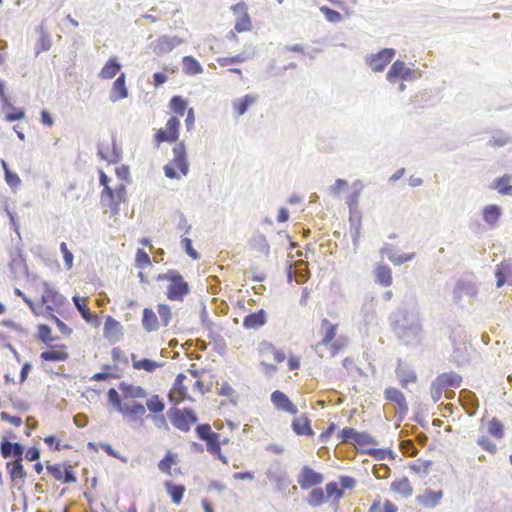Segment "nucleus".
Instances as JSON below:
<instances>
[{
	"instance_id": "f257e3e1",
	"label": "nucleus",
	"mask_w": 512,
	"mask_h": 512,
	"mask_svg": "<svg viewBox=\"0 0 512 512\" xmlns=\"http://www.w3.org/2000/svg\"><path fill=\"white\" fill-rule=\"evenodd\" d=\"M193 393L203 395L204 384L199 379L198 371L188 370L187 373H179L168 393L171 403L177 405L184 401H194Z\"/></svg>"
},
{
	"instance_id": "f03ea898",
	"label": "nucleus",
	"mask_w": 512,
	"mask_h": 512,
	"mask_svg": "<svg viewBox=\"0 0 512 512\" xmlns=\"http://www.w3.org/2000/svg\"><path fill=\"white\" fill-rule=\"evenodd\" d=\"M157 281H167L166 296L170 301H183L190 292L189 284L177 270H169L156 277Z\"/></svg>"
},
{
	"instance_id": "7ed1b4c3",
	"label": "nucleus",
	"mask_w": 512,
	"mask_h": 512,
	"mask_svg": "<svg viewBox=\"0 0 512 512\" xmlns=\"http://www.w3.org/2000/svg\"><path fill=\"white\" fill-rule=\"evenodd\" d=\"M108 400L122 414L124 418L132 421H138L141 425L144 423V416L146 414V408L141 403L128 404L121 400V397L116 389L110 388L108 390Z\"/></svg>"
},
{
	"instance_id": "20e7f679",
	"label": "nucleus",
	"mask_w": 512,
	"mask_h": 512,
	"mask_svg": "<svg viewBox=\"0 0 512 512\" xmlns=\"http://www.w3.org/2000/svg\"><path fill=\"white\" fill-rule=\"evenodd\" d=\"M173 158L164 166L166 177L179 179L186 176L189 171L187 152L184 142H178L172 149Z\"/></svg>"
},
{
	"instance_id": "39448f33",
	"label": "nucleus",
	"mask_w": 512,
	"mask_h": 512,
	"mask_svg": "<svg viewBox=\"0 0 512 512\" xmlns=\"http://www.w3.org/2000/svg\"><path fill=\"white\" fill-rule=\"evenodd\" d=\"M196 433L199 439L206 442L207 451L219 459L222 463L228 464V459L221 452V445L228 443V439L221 440V435L212 431L209 424H202L196 427Z\"/></svg>"
},
{
	"instance_id": "423d86ee",
	"label": "nucleus",
	"mask_w": 512,
	"mask_h": 512,
	"mask_svg": "<svg viewBox=\"0 0 512 512\" xmlns=\"http://www.w3.org/2000/svg\"><path fill=\"white\" fill-rule=\"evenodd\" d=\"M257 352L260 358V365L266 375H272L277 371V366L269 362L270 357H272L275 363H282L286 359V354L282 349L267 341L259 343Z\"/></svg>"
},
{
	"instance_id": "0eeeda50",
	"label": "nucleus",
	"mask_w": 512,
	"mask_h": 512,
	"mask_svg": "<svg viewBox=\"0 0 512 512\" xmlns=\"http://www.w3.org/2000/svg\"><path fill=\"white\" fill-rule=\"evenodd\" d=\"M159 318L152 308H144L142 325L147 332L157 331L161 326H167L171 320V308L167 304H158Z\"/></svg>"
},
{
	"instance_id": "6e6552de",
	"label": "nucleus",
	"mask_w": 512,
	"mask_h": 512,
	"mask_svg": "<svg viewBox=\"0 0 512 512\" xmlns=\"http://www.w3.org/2000/svg\"><path fill=\"white\" fill-rule=\"evenodd\" d=\"M179 129H180V120L177 116H171L165 127L160 128L156 131L154 135V142L156 146H159L161 143H175L179 139Z\"/></svg>"
},
{
	"instance_id": "1a4fd4ad",
	"label": "nucleus",
	"mask_w": 512,
	"mask_h": 512,
	"mask_svg": "<svg viewBox=\"0 0 512 512\" xmlns=\"http://www.w3.org/2000/svg\"><path fill=\"white\" fill-rule=\"evenodd\" d=\"M169 418L172 425L182 432L190 431L198 418L191 409H171Z\"/></svg>"
},
{
	"instance_id": "9d476101",
	"label": "nucleus",
	"mask_w": 512,
	"mask_h": 512,
	"mask_svg": "<svg viewBox=\"0 0 512 512\" xmlns=\"http://www.w3.org/2000/svg\"><path fill=\"white\" fill-rule=\"evenodd\" d=\"M65 297L58 291L49 287L47 284L44 285V291L41 296V302L45 305L49 315L54 312H59L65 305Z\"/></svg>"
},
{
	"instance_id": "9b49d317",
	"label": "nucleus",
	"mask_w": 512,
	"mask_h": 512,
	"mask_svg": "<svg viewBox=\"0 0 512 512\" xmlns=\"http://www.w3.org/2000/svg\"><path fill=\"white\" fill-rule=\"evenodd\" d=\"M338 324L332 323L327 318L321 320L320 323V340L315 344V351L319 354L320 357H324L323 354V345L331 344V339H334L337 331Z\"/></svg>"
},
{
	"instance_id": "f8f14e48",
	"label": "nucleus",
	"mask_w": 512,
	"mask_h": 512,
	"mask_svg": "<svg viewBox=\"0 0 512 512\" xmlns=\"http://www.w3.org/2000/svg\"><path fill=\"white\" fill-rule=\"evenodd\" d=\"M232 10L238 15L234 26L235 31L238 33L251 31L253 25L246 4L244 2L237 3L232 6Z\"/></svg>"
},
{
	"instance_id": "ddd939ff",
	"label": "nucleus",
	"mask_w": 512,
	"mask_h": 512,
	"mask_svg": "<svg viewBox=\"0 0 512 512\" xmlns=\"http://www.w3.org/2000/svg\"><path fill=\"white\" fill-rule=\"evenodd\" d=\"M98 155L108 163L115 164L121 159V150L116 146L115 141L103 140L98 147Z\"/></svg>"
},
{
	"instance_id": "4468645a",
	"label": "nucleus",
	"mask_w": 512,
	"mask_h": 512,
	"mask_svg": "<svg viewBox=\"0 0 512 512\" xmlns=\"http://www.w3.org/2000/svg\"><path fill=\"white\" fill-rule=\"evenodd\" d=\"M324 480V476L314 471L309 466H304L297 478V483L302 489H309L311 487L320 485Z\"/></svg>"
},
{
	"instance_id": "2eb2a0df",
	"label": "nucleus",
	"mask_w": 512,
	"mask_h": 512,
	"mask_svg": "<svg viewBox=\"0 0 512 512\" xmlns=\"http://www.w3.org/2000/svg\"><path fill=\"white\" fill-rule=\"evenodd\" d=\"M394 55L395 51L393 49L386 48L371 55L367 60V64L374 72H381L392 61Z\"/></svg>"
},
{
	"instance_id": "dca6fc26",
	"label": "nucleus",
	"mask_w": 512,
	"mask_h": 512,
	"mask_svg": "<svg viewBox=\"0 0 512 512\" xmlns=\"http://www.w3.org/2000/svg\"><path fill=\"white\" fill-rule=\"evenodd\" d=\"M48 473L52 477L62 483H74L76 482V476L74 475L71 466H65L62 464L47 465Z\"/></svg>"
},
{
	"instance_id": "f3484780",
	"label": "nucleus",
	"mask_w": 512,
	"mask_h": 512,
	"mask_svg": "<svg viewBox=\"0 0 512 512\" xmlns=\"http://www.w3.org/2000/svg\"><path fill=\"white\" fill-rule=\"evenodd\" d=\"M271 402L278 411L296 415L298 409L290 398L282 391L275 390L271 394Z\"/></svg>"
},
{
	"instance_id": "a211bd4d",
	"label": "nucleus",
	"mask_w": 512,
	"mask_h": 512,
	"mask_svg": "<svg viewBox=\"0 0 512 512\" xmlns=\"http://www.w3.org/2000/svg\"><path fill=\"white\" fill-rule=\"evenodd\" d=\"M496 286L502 287L504 284L512 285V259H504L497 264L495 269Z\"/></svg>"
},
{
	"instance_id": "6ab92c4d",
	"label": "nucleus",
	"mask_w": 512,
	"mask_h": 512,
	"mask_svg": "<svg viewBox=\"0 0 512 512\" xmlns=\"http://www.w3.org/2000/svg\"><path fill=\"white\" fill-rule=\"evenodd\" d=\"M443 496V490L425 489L422 494L416 497V502L423 508L433 509L441 502Z\"/></svg>"
},
{
	"instance_id": "aec40b11",
	"label": "nucleus",
	"mask_w": 512,
	"mask_h": 512,
	"mask_svg": "<svg viewBox=\"0 0 512 512\" xmlns=\"http://www.w3.org/2000/svg\"><path fill=\"white\" fill-rule=\"evenodd\" d=\"M69 358L67 346L64 344L51 346L50 350L44 351L40 354V359L44 362H62Z\"/></svg>"
},
{
	"instance_id": "412c9836",
	"label": "nucleus",
	"mask_w": 512,
	"mask_h": 512,
	"mask_svg": "<svg viewBox=\"0 0 512 512\" xmlns=\"http://www.w3.org/2000/svg\"><path fill=\"white\" fill-rule=\"evenodd\" d=\"M411 77V69L406 67L405 63L400 60L395 61L387 73V79L391 83L395 82L398 79L406 80L410 79Z\"/></svg>"
},
{
	"instance_id": "4be33fe9",
	"label": "nucleus",
	"mask_w": 512,
	"mask_h": 512,
	"mask_svg": "<svg viewBox=\"0 0 512 512\" xmlns=\"http://www.w3.org/2000/svg\"><path fill=\"white\" fill-rule=\"evenodd\" d=\"M119 389L122 392L123 400L125 402L133 399H144L148 395L146 389L143 387L126 382H121L119 384Z\"/></svg>"
},
{
	"instance_id": "5701e85b",
	"label": "nucleus",
	"mask_w": 512,
	"mask_h": 512,
	"mask_svg": "<svg viewBox=\"0 0 512 512\" xmlns=\"http://www.w3.org/2000/svg\"><path fill=\"white\" fill-rule=\"evenodd\" d=\"M293 432L298 436H313L314 431L311 428L310 419L306 414H302L293 419L291 424Z\"/></svg>"
},
{
	"instance_id": "b1692460",
	"label": "nucleus",
	"mask_w": 512,
	"mask_h": 512,
	"mask_svg": "<svg viewBox=\"0 0 512 512\" xmlns=\"http://www.w3.org/2000/svg\"><path fill=\"white\" fill-rule=\"evenodd\" d=\"M103 334L110 342L118 341L121 335V325L119 321L112 316H107L104 323Z\"/></svg>"
},
{
	"instance_id": "393cba45",
	"label": "nucleus",
	"mask_w": 512,
	"mask_h": 512,
	"mask_svg": "<svg viewBox=\"0 0 512 512\" xmlns=\"http://www.w3.org/2000/svg\"><path fill=\"white\" fill-rule=\"evenodd\" d=\"M267 322V313L264 309L248 314L243 319V326L246 329H258Z\"/></svg>"
},
{
	"instance_id": "a878e982",
	"label": "nucleus",
	"mask_w": 512,
	"mask_h": 512,
	"mask_svg": "<svg viewBox=\"0 0 512 512\" xmlns=\"http://www.w3.org/2000/svg\"><path fill=\"white\" fill-rule=\"evenodd\" d=\"M348 343L349 339L347 336L336 335L334 339H331V344L323 345V354L327 353L329 357H335L348 346Z\"/></svg>"
},
{
	"instance_id": "bb28decb",
	"label": "nucleus",
	"mask_w": 512,
	"mask_h": 512,
	"mask_svg": "<svg viewBox=\"0 0 512 512\" xmlns=\"http://www.w3.org/2000/svg\"><path fill=\"white\" fill-rule=\"evenodd\" d=\"M390 489L403 498H408L413 494V487L407 477L397 478L392 481Z\"/></svg>"
},
{
	"instance_id": "cd10ccee",
	"label": "nucleus",
	"mask_w": 512,
	"mask_h": 512,
	"mask_svg": "<svg viewBox=\"0 0 512 512\" xmlns=\"http://www.w3.org/2000/svg\"><path fill=\"white\" fill-rule=\"evenodd\" d=\"M385 399L395 403L402 412H407L408 404L405 395L397 388L389 387L384 391Z\"/></svg>"
},
{
	"instance_id": "c85d7f7f",
	"label": "nucleus",
	"mask_w": 512,
	"mask_h": 512,
	"mask_svg": "<svg viewBox=\"0 0 512 512\" xmlns=\"http://www.w3.org/2000/svg\"><path fill=\"white\" fill-rule=\"evenodd\" d=\"M164 488L174 504L179 505L182 502L186 491L184 485L175 484L172 481H165Z\"/></svg>"
},
{
	"instance_id": "c756f323",
	"label": "nucleus",
	"mask_w": 512,
	"mask_h": 512,
	"mask_svg": "<svg viewBox=\"0 0 512 512\" xmlns=\"http://www.w3.org/2000/svg\"><path fill=\"white\" fill-rule=\"evenodd\" d=\"M461 376L455 372H448L440 374L436 380L435 384L440 388H448V387H458L461 384Z\"/></svg>"
},
{
	"instance_id": "7c9ffc66",
	"label": "nucleus",
	"mask_w": 512,
	"mask_h": 512,
	"mask_svg": "<svg viewBox=\"0 0 512 512\" xmlns=\"http://www.w3.org/2000/svg\"><path fill=\"white\" fill-rule=\"evenodd\" d=\"M376 282L384 287H389L392 284V270L388 265L380 264L374 270Z\"/></svg>"
},
{
	"instance_id": "2f4dec72",
	"label": "nucleus",
	"mask_w": 512,
	"mask_h": 512,
	"mask_svg": "<svg viewBox=\"0 0 512 512\" xmlns=\"http://www.w3.org/2000/svg\"><path fill=\"white\" fill-rule=\"evenodd\" d=\"M128 96L125 84V75L122 73L113 83L110 98L112 101H118Z\"/></svg>"
},
{
	"instance_id": "473e14b6",
	"label": "nucleus",
	"mask_w": 512,
	"mask_h": 512,
	"mask_svg": "<svg viewBox=\"0 0 512 512\" xmlns=\"http://www.w3.org/2000/svg\"><path fill=\"white\" fill-rule=\"evenodd\" d=\"M257 100V96L247 94L242 98L236 99L232 102L233 109L237 116L245 114L248 108L253 105Z\"/></svg>"
},
{
	"instance_id": "72a5a7b5",
	"label": "nucleus",
	"mask_w": 512,
	"mask_h": 512,
	"mask_svg": "<svg viewBox=\"0 0 512 512\" xmlns=\"http://www.w3.org/2000/svg\"><path fill=\"white\" fill-rule=\"evenodd\" d=\"M73 302L85 321L93 322L96 320V315L88 307V299L86 297L76 295L73 297Z\"/></svg>"
},
{
	"instance_id": "f704fd0d",
	"label": "nucleus",
	"mask_w": 512,
	"mask_h": 512,
	"mask_svg": "<svg viewBox=\"0 0 512 512\" xmlns=\"http://www.w3.org/2000/svg\"><path fill=\"white\" fill-rule=\"evenodd\" d=\"M7 472L10 476L11 481H24L26 478V471L23 467L22 461H13L6 464Z\"/></svg>"
},
{
	"instance_id": "c9c22d12",
	"label": "nucleus",
	"mask_w": 512,
	"mask_h": 512,
	"mask_svg": "<svg viewBox=\"0 0 512 512\" xmlns=\"http://www.w3.org/2000/svg\"><path fill=\"white\" fill-rule=\"evenodd\" d=\"M132 367L135 370H144L146 372H153L161 366V363L150 359H138L135 354L131 355Z\"/></svg>"
},
{
	"instance_id": "e433bc0d",
	"label": "nucleus",
	"mask_w": 512,
	"mask_h": 512,
	"mask_svg": "<svg viewBox=\"0 0 512 512\" xmlns=\"http://www.w3.org/2000/svg\"><path fill=\"white\" fill-rule=\"evenodd\" d=\"M178 454L171 451H167L164 458L159 461L158 469L168 475H172V466L178 463Z\"/></svg>"
},
{
	"instance_id": "4c0bfd02",
	"label": "nucleus",
	"mask_w": 512,
	"mask_h": 512,
	"mask_svg": "<svg viewBox=\"0 0 512 512\" xmlns=\"http://www.w3.org/2000/svg\"><path fill=\"white\" fill-rule=\"evenodd\" d=\"M120 69L121 66L117 62V59L115 57H112L106 62L104 67L101 69L99 76L105 80L112 79L117 75Z\"/></svg>"
},
{
	"instance_id": "58836bf2",
	"label": "nucleus",
	"mask_w": 512,
	"mask_h": 512,
	"mask_svg": "<svg viewBox=\"0 0 512 512\" xmlns=\"http://www.w3.org/2000/svg\"><path fill=\"white\" fill-rule=\"evenodd\" d=\"M183 71L187 75H197L202 73L203 68L200 63L192 56H185L183 58Z\"/></svg>"
},
{
	"instance_id": "ea45409f",
	"label": "nucleus",
	"mask_w": 512,
	"mask_h": 512,
	"mask_svg": "<svg viewBox=\"0 0 512 512\" xmlns=\"http://www.w3.org/2000/svg\"><path fill=\"white\" fill-rule=\"evenodd\" d=\"M501 215V210L497 205H488L483 209V219L490 226H494Z\"/></svg>"
},
{
	"instance_id": "a19ab883",
	"label": "nucleus",
	"mask_w": 512,
	"mask_h": 512,
	"mask_svg": "<svg viewBox=\"0 0 512 512\" xmlns=\"http://www.w3.org/2000/svg\"><path fill=\"white\" fill-rule=\"evenodd\" d=\"M125 194H126L125 186L123 184H120L115 189H113V196L106 197L105 201L108 202V204L112 208L117 209L119 204L121 202L125 201Z\"/></svg>"
},
{
	"instance_id": "79ce46f5",
	"label": "nucleus",
	"mask_w": 512,
	"mask_h": 512,
	"mask_svg": "<svg viewBox=\"0 0 512 512\" xmlns=\"http://www.w3.org/2000/svg\"><path fill=\"white\" fill-rule=\"evenodd\" d=\"M511 175H504L494 182V188L501 195H512Z\"/></svg>"
},
{
	"instance_id": "37998d69",
	"label": "nucleus",
	"mask_w": 512,
	"mask_h": 512,
	"mask_svg": "<svg viewBox=\"0 0 512 512\" xmlns=\"http://www.w3.org/2000/svg\"><path fill=\"white\" fill-rule=\"evenodd\" d=\"M362 189L363 185L360 181L353 183V191L346 198V204L351 211L357 208Z\"/></svg>"
},
{
	"instance_id": "c03bdc74",
	"label": "nucleus",
	"mask_w": 512,
	"mask_h": 512,
	"mask_svg": "<svg viewBox=\"0 0 512 512\" xmlns=\"http://www.w3.org/2000/svg\"><path fill=\"white\" fill-rule=\"evenodd\" d=\"M250 58H251V56L249 54L242 52L240 54H237V55L231 56V57H229V56L218 57L216 61L221 67H228L232 64L243 63Z\"/></svg>"
},
{
	"instance_id": "a18cd8bd",
	"label": "nucleus",
	"mask_w": 512,
	"mask_h": 512,
	"mask_svg": "<svg viewBox=\"0 0 512 512\" xmlns=\"http://www.w3.org/2000/svg\"><path fill=\"white\" fill-rule=\"evenodd\" d=\"M326 499L327 497L325 491L320 488H316L309 493L307 497V503L312 507H317L322 505Z\"/></svg>"
},
{
	"instance_id": "49530a36",
	"label": "nucleus",
	"mask_w": 512,
	"mask_h": 512,
	"mask_svg": "<svg viewBox=\"0 0 512 512\" xmlns=\"http://www.w3.org/2000/svg\"><path fill=\"white\" fill-rule=\"evenodd\" d=\"M146 407L151 413H162L165 409V403L163 402L159 395L155 394L152 395L149 399H147Z\"/></svg>"
},
{
	"instance_id": "de8ad7c7",
	"label": "nucleus",
	"mask_w": 512,
	"mask_h": 512,
	"mask_svg": "<svg viewBox=\"0 0 512 512\" xmlns=\"http://www.w3.org/2000/svg\"><path fill=\"white\" fill-rule=\"evenodd\" d=\"M1 165H2L4 173H5V181H6V183L11 188H17L20 185V183H21V180H20L18 174L15 173V172L10 171L9 168H8L7 163L4 160L1 161Z\"/></svg>"
},
{
	"instance_id": "09e8293b",
	"label": "nucleus",
	"mask_w": 512,
	"mask_h": 512,
	"mask_svg": "<svg viewBox=\"0 0 512 512\" xmlns=\"http://www.w3.org/2000/svg\"><path fill=\"white\" fill-rule=\"evenodd\" d=\"M369 512H397V506L389 500H385L383 504L380 501H375Z\"/></svg>"
},
{
	"instance_id": "8fccbe9b",
	"label": "nucleus",
	"mask_w": 512,
	"mask_h": 512,
	"mask_svg": "<svg viewBox=\"0 0 512 512\" xmlns=\"http://www.w3.org/2000/svg\"><path fill=\"white\" fill-rule=\"evenodd\" d=\"M170 108L180 117H183L187 108V102L180 96H174L170 100Z\"/></svg>"
},
{
	"instance_id": "3c124183",
	"label": "nucleus",
	"mask_w": 512,
	"mask_h": 512,
	"mask_svg": "<svg viewBox=\"0 0 512 512\" xmlns=\"http://www.w3.org/2000/svg\"><path fill=\"white\" fill-rule=\"evenodd\" d=\"M325 494H326L327 498H334L335 500L338 501V500H340L343 497L344 492L339 487L338 483H336V482H329L325 486Z\"/></svg>"
},
{
	"instance_id": "603ef678",
	"label": "nucleus",
	"mask_w": 512,
	"mask_h": 512,
	"mask_svg": "<svg viewBox=\"0 0 512 512\" xmlns=\"http://www.w3.org/2000/svg\"><path fill=\"white\" fill-rule=\"evenodd\" d=\"M488 433L496 438H502L504 436V430L502 423L497 418H492L488 423Z\"/></svg>"
},
{
	"instance_id": "864d4df0",
	"label": "nucleus",
	"mask_w": 512,
	"mask_h": 512,
	"mask_svg": "<svg viewBox=\"0 0 512 512\" xmlns=\"http://www.w3.org/2000/svg\"><path fill=\"white\" fill-rule=\"evenodd\" d=\"M51 333L52 331L49 326L45 324H40L38 326V339L48 346H51V343L54 341Z\"/></svg>"
},
{
	"instance_id": "5fc2aeb1",
	"label": "nucleus",
	"mask_w": 512,
	"mask_h": 512,
	"mask_svg": "<svg viewBox=\"0 0 512 512\" xmlns=\"http://www.w3.org/2000/svg\"><path fill=\"white\" fill-rule=\"evenodd\" d=\"M99 178L100 184L104 187L101 193V199L102 201H105L106 197L113 196V189L109 186V178L103 171L99 172Z\"/></svg>"
},
{
	"instance_id": "6e6d98bb",
	"label": "nucleus",
	"mask_w": 512,
	"mask_h": 512,
	"mask_svg": "<svg viewBox=\"0 0 512 512\" xmlns=\"http://www.w3.org/2000/svg\"><path fill=\"white\" fill-rule=\"evenodd\" d=\"M50 48H51V40H50L49 35L42 33L36 43V47H35L36 55H39L42 52L48 51Z\"/></svg>"
},
{
	"instance_id": "4d7b16f0",
	"label": "nucleus",
	"mask_w": 512,
	"mask_h": 512,
	"mask_svg": "<svg viewBox=\"0 0 512 512\" xmlns=\"http://www.w3.org/2000/svg\"><path fill=\"white\" fill-rule=\"evenodd\" d=\"M397 376L403 388H406L409 383L416 381V375L413 371L401 370L397 372Z\"/></svg>"
},
{
	"instance_id": "13d9d810",
	"label": "nucleus",
	"mask_w": 512,
	"mask_h": 512,
	"mask_svg": "<svg viewBox=\"0 0 512 512\" xmlns=\"http://www.w3.org/2000/svg\"><path fill=\"white\" fill-rule=\"evenodd\" d=\"M135 265L137 268L143 269L151 265L149 255L143 250L138 249L135 257Z\"/></svg>"
},
{
	"instance_id": "bf43d9fd",
	"label": "nucleus",
	"mask_w": 512,
	"mask_h": 512,
	"mask_svg": "<svg viewBox=\"0 0 512 512\" xmlns=\"http://www.w3.org/2000/svg\"><path fill=\"white\" fill-rule=\"evenodd\" d=\"M320 11L324 14L326 19L331 23H338L342 20V16L339 12L330 9L329 7L323 6Z\"/></svg>"
},
{
	"instance_id": "052dcab7",
	"label": "nucleus",
	"mask_w": 512,
	"mask_h": 512,
	"mask_svg": "<svg viewBox=\"0 0 512 512\" xmlns=\"http://www.w3.org/2000/svg\"><path fill=\"white\" fill-rule=\"evenodd\" d=\"M431 463L426 461H417L410 464L409 469L417 474H427L430 470Z\"/></svg>"
},
{
	"instance_id": "680f3d73",
	"label": "nucleus",
	"mask_w": 512,
	"mask_h": 512,
	"mask_svg": "<svg viewBox=\"0 0 512 512\" xmlns=\"http://www.w3.org/2000/svg\"><path fill=\"white\" fill-rule=\"evenodd\" d=\"M357 431L351 427H345L339 433V438L342 442H351L354 443L356 438Z\"/></svg>"
},
{
	"instance_id": "e2e57ef3",
	"label": "nucleus",
	"mask_w": 512,
	"mask_h": 512,
	"mask_svg": "<svg viewBox=\"0 0 512 512\" xmlns=\"http://www.w3.org/2000/svg\"><path fill=\"white\" fill-rule=\"evenodd\" d=\"M60 250L63 254V258H64V262H65V266L67 269H71L72 266H73V254L72 252L68 249L67 247V244L65 242H62L60 244Z\"/></svg>"
},
{
	"instance_id": "0e129e2a",
	"label": "nucleus",
	"mask_w": 512,
	"mask_h": 512,
	"mask_svg": "<svg viewBox=\"0 0 512 512\" xmlns=\"http://www.w3.org/2000/svg\"><path fill=\"white\" fill-rule=\"evenodd\" d=\"M478 445H480L485 451L489 453H496L497 447L496 445L487 437H480L477 441Z\"/></svg>"
},
{
	"instance_id": "69168bd1",
	"label": "nucleus",
	"mask_w": 512,
	"mask_h": 512,
	"mask_svg": "<svg viewBox=\"0 0 512 512\" xmlns=\"http://www.w3.org/2000/svg\"><path fill=\"white\" fill-rule=\"evenodd\" d=\"M372 443H373V439L368 433L357 431L354 444H357L360 446H366V445H370Z\"/></svg>"
},
{
	"instance_id": "338daca9",
	"label": "nucleus",
	"mask_w": 512,
	"mask_h": 512,
	"mask_svg": "<svg viewBox=\"0 0 512 512\" xmlns=\"http://www.w3.org/2000/svg\"><path fill=\"white\" fill-rule=\"evenodd\" d=\"M181 244L185 249L186 253L192 258L197 259L199 257L197 251L192 246V241L189 238H183Z\"/></svg>"
},
{
	"instance_id": "774afa93",
	"label": "nucleus",
	"mask_w": 512,
	"mask_h": 512,
	"mask_svg": "<svg viewBox=\"0 0 512 512\" xmlns=\"http://www.w3.org/2000/svg\"><path fill=\"white\" fill-rule=\"evenodd\" d=\"M50 318L55 322V324L57 325L59 331L64 334V335H67L69 336L71 333H72V329L70 327H68L62 320H60L57 316H55L54 314H51L49 315Z\"/></svg>"
}]
</instances>
